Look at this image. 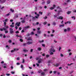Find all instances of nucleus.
Here are the masks:
<instances>
[{"mask_svg":"<svg viewBox=\"0 0 76 76\" xmlns=\"http://www.w3.org/2000/svg\"><path fill=\"white\" fill-rule=\"evenodd\" d=\"M61 57H63V55L62 54H61Z\"/></svg>","mask_w":76,"mask_h":76,"instance_id":"52","label":"nucleus"},{"mask_svg":"<svg viewBox=\"0 0 76 76\" xmlns=\"http://www.w3.org/2000/svg\"><path fill=\"white\" fill-rule=\"evenodd\" d=\"M17 65H19V64H20V63H17Z\"/></svg>","mask_w":76,"mask_h":76,"instance_id":"62","label":"nucleus"},{"mask_svg":"<svg viewBox=\"0 0 76 76\" xmlns=\"http://www.w3.org/2000/svg\"><path fill=\"white\" fill-rule=\"evenodd\" d=\"M39 14H41V15H42V12H39Z\"/></svg>","mask_w":76,"mask_h":76,"instance_id":"49","label":"nucleus"},{"mask_svg":"<svg viewBox=\"0 0 76 76\" xmlns=\"http://www.w3.org/2000/svg\"><path fill=\"white\" fill-rule=\"evenodd\" d=\"M15 51H16V49H14V50H12L11 51V53H13Z\"/></svg>","mask_w":76,"mask_h":76,"instance_id":"17","label":"nucleus"},{"mask_svg":"<svg viewBox=\"0 0 76 76\" xmlns=\"http://www.w3.org/2000/svg\"><path fill=\"white\" fill-rule=\"evenodd\" d=\"M64 26V24H63L59 25V27H63Z\"/></svg>","mask_w":76,"mask_h":76,"instance_id":"19","label":"nucleus"},{"mask_svg":"<svg viewBox=\"0 0 76 76\" xmlns=\"http://www.w3.org/2000/svg\"><path fill=\"white\" fill-rule=\"evenodd\" d=\"M44 8H45V9H47V6H45Z\"/></svg>","mask_w":76,"mask_h":76,"instance_id":"63","label":"nucleus"},{"mask_svg":"<svg viewBox=\"0 0 76 76\" xmlns=\"http://www.w3.org/2000/svg\"><path fill=\"white\" fill-rule=\"evenodd\" d=\"M5 33H6V34H7V33H8V31H5Z\"/></svg>","mask_w":76,"mask_h":76,"instance_id":"43","label":"nucleus"},{"mask_svg":"<svg viewBox=\"0 0 76 76\" xmlns=\"http://www.w3.org/2000/svg\"><path fill=\"white\" fill-rule=\"evenodd\" d=\"M49 51L50 54V55H53V54H54L53 53H54L56 51L54 49V48H53V47H52L49 50Z\"/></svg>","mask_w":76,"mask_h":76,"instance_id":"1","label":"nucleus"},{"mask_svg":"<svg viewBox=\"0 0 76 76\" xmlns=\"http://www.w3.org/2000/svg\"><path fill=\"white\" fill-rule=\"evenodd\" d=\"M54 41L55 43H56V42H57V41H56L55 40H54Z\"/></svg>","mask_w":76,"mask_h":76,"instance_id":"64","label":"nucleus"},{"mask_svg":"<svg viewBox=\"0 0 76 76\" xmlns=\"http://www.w3.org/2000/svg\"><path fill=\"white\" fill-rule=\"evenodd\" d=\"M57 9H58V10H59L58 12V14L60 13V12H63V11L61 9V8L60 7H57Z\"/></svg>","mask_w":76,"mask_h":76,"instance_id":"2","label":"nucleus"},{"mask_svg":"<svg viewBox=\"0 0 76 76\" xmlns=\"http://www.w3.org/2000/svg\"><path fill=\"white\" fill-rule=\"evenodd\" d=\"M3 30L4 31H6L7 30V29H6V28H0V31H3Z\"/></svg>","mask_w":76,"mask_h":76,"instance_id":"7","label":"nucleus"},{"mask_svg":"<svg viewBox=\"0 0 76 76\" xmlns=\"http://www.w3.org/2000/svg\"><path fill=\"white\" fill-rule=\"evenodd\" d=\"M46 57L47 58L49 57H50V55H47L46 56Z\"/></svg>","mask_w":76,"mask_h":76,"instance_id":"34","label":"nucleus"},{"mask_svg":"<svg viewBox=\"0 0 76 76\" xmlns=\"http://www.w3.org/2000/svg\"><path fill=\"white\" fill-rule=\"evenodd\" d=\"M67 23H68V21L67 22H66L65 23V25H66V24H67Z\"/></svg>","mask_w":76,"mask_h":76,"instance_id":"58","label":"nucleus"},{"mask_svg":"<svg viewBox=\"0 0 76 76\" xmlns=\"http://www.w3.org/2000/svg\"><path fill=\"white\" fill-rule=\"evenodd\" d=\"M15 26L13 25H10V27H11V28H13Z\"/></svg>","mask_w":76,"mask_h":76,"instance_id":"22","label":"nucleus"},{"mask_svg":"<svg viewBox=\"0 0 76 76\" xmlns=\"http://www.w3.org/2000/svg\"><path fill=\"white\" fill-rule=\"evenodd\" d=\"M35 15H36L37 16H35V18H36V19H38V17H39V14H37V12H35Z\"/></svg>","mask_w":76,"mask_h":76,"instance_id":"4","label":"nucleus"},{"mask_svg":"<svg viewBox=\"0 0 76 76\" xmlns=\"http://www.w3.org/2000/svg\"><path fill=\"white\" fill-rule=\"evenodd\" d=\"M61 47L59 48V51L61 50Z\"/></svg>","mask_w":76,"mask_h":76,"instance_id":"35","label":"nucleus"},{"mask_svg":"<svg viewBox=\"0 0 76 76\" xmlns=\"http://www.w3.org/2000/svg\"><path fill=\"white\" fill-rule=\"evenodd\" d=\"M20 67L22 69V70H24V68H23V65H21Z\"/></svg>","mask_w":76,"mask_h":76,"instance_id":"11","label":"nucleus"},{"mask_svg":"<svg viewBox=\"0 0 76 76\" xmlns=\"http://www.w3.org/2000/svg\"><path fill=\"white\" fill-rule=\"evenodd\" d=\"M6 75H7V76H10V74H6Z\"/></svg>","mask_w":76,"mask_h":76,"instance_id":"56","label":"nucleus"},{"mask_svg":"<svg viewBox=\"0 0 76 76\" xmlns=\"http://www.w3.org/2000/svg\"><path fill=\"white\" fill-rule=\"evenodd\" d=\"M72 53H69V56H71V55H72Z\"/></svg>","mask_w":76,"mask_h":76,"instance_id":"53","label":"nucleus"},{"mask_svg":"<svg viewBox=\"0 0 76 76\" xmlns=\"http://www.w3.org/2000/svg\"><path fill=\"white\" fill-rule=\"evenodd\" d=\"M55 7H56V5H53V7H50V10H53V9H54V8H55Z\"/></svg>","mask_w":76,"mask_h":76,"instance_id":"6","label":"nucleus"},{"mask_svg":"<svg viewBox=\"0 0 76 76\" xmlns=\"http://www.w3.org/2000/svg\"><path fill=\"white\" fill-rule=\"evenodd\" d=\"M71 13H72V12L71 11H68L67 12V14L69 15V14H70Z\"/></svg>","mask_w":76,"mask_h":76,"instance_id":"16","label":"nucleus"},{"mask_svg":"<svg viewBox=\"0 0 76 76\" xmlns=\"http://www.w3.org/2000/svg\"><path fill=\"white\" fill-rule=\"evenodd\" d=\"M60 63H59L58 64H56L55 65V66H56V67H58V66H59V65H60Z\"/></svg>","mask_w":76,"mask_h":76,"instance_id":"12","label":"nucleus"},{"mask_svg":"<svg viewBox=\"0 0 76 76\" xmlns=\"http://www.w3.org/2000/svg\"><path fill=\"white\" fill-rule=\"evenodd\" d=\"M36 65L37 66H39V64H36Z\"/></svg>","mask_w":76,"mask_h":76,"instance_id":"51","label":"nucleus"},{"mask_svg":"<svg viewBox=\"0 0 76 76\" xmlns=\"http://www.w3.org/2000/svg\"><path fill=\"white\" fill-rule=\"evenodd\" d=\"M10 10L11 11V12H14V10H13L12 9H11Z\"/></svg>","mask_w":76,"mask_h":76,"instance_id":"27","label":"nucleus"},{"mask_svg":"<svg viewBox=\"0 0 76 76\" xmlns=\"http://www.w3.org/2000/svg\"><path fill=\"white\" fill-rule=\"evenodd\" d=\"M41 74L42 75H45V72H42Z\"/></svg>","mask_w":76,"mask_h":76,"instance_id":"29","label":"nucleus"},{"mask_svg":"<svg viewBox=\"0 0 76 76\" xmlns=\"http://www.w3.org/2000/svg\"><path fill=\"white\" fill-rule=\"evenodd\" d=\"M73 12H74L75 13H76V10H74Z\"/></svg>","mask_w":76,"mask_h":76,"instance_id":"60","label":"nucleus"},{"mask_svg":"<svg viewBox=\"0 0 76 76\" xmlns=\"http://www.w3.org/2000/svg\"><path fill=\"white\" fill-rule=\"evenodd\" d=\"M20 22H17L15 25V26H20Z\"/></svg>","mask_w":76,"mask_h":76,"instance_id":"3","label":"nucleus"},{"mask_svg":"<svg viewBox=\"0 0 76 76\" xmlns=\"http://www.w3.org/2000/svg\"><path fill=\"white\" fill-rule=\"evenodd\" d=\"M25 63V60L24 59H23L22 61V63Z\"/></svg>","mask_w":76,"mask_h":76,"instance_id":"42","label":"nucleus"},{"mask_svg":"<svg viewBox=\"0 0 76 76\" xmlns=\"http://www.w3.org/2000/svg\"><path fill=\"white\" fill-rule=\"evenodd\" d=\"M53 25H56V23L54 22H53Z\"/></svg>","mask_w":76,"mask_h":76,"instance_id":"31","label":"nucleus"},{"mask_svg":"<svg viewBox=\"0 0 76 76\" xmlns=\"http://www.w3.org/2000/svg\"><path fill=\"white\" fill-rule=\"evenodd\" d=\"M4 27H5V28H7H7H9V27L8 26H4Z\"/></svg>","mask_w":76,"mask_h":76,"instance_id":"48","label":"nucleus"},{"mask_svg":"<svg viewBox=\"0 0 76 76\" xmlns=\"http://www.w3.org/2000/svg\"><path fill=\"white\" fill-rule=\"evenodd\" d=\"M50 2H51V1H50V0L48 1L47 2V4H48L50 3Z\"/></svg>","mask_w":76,"mask_h":76,"instance_id":"13","label":"nucleus"},{"mask_svg":"<svg viewBox=\"0 0 76 76\" xmlns=\"http://www.w3.org/2000/svg\"><path fill=\"white\" fill-rule=\"evenodd\" d=\"M30 28V27L29 26H26L24 28V30H26V29H28V28Z\"/></svg>","mask_w":76,"mask_h":76,"instance_id":"9","label":"nucleus"},{"mask_svg":"<svg viewBox=\"0 0 76 76\" xmlns=\"http://www.w3.org/2000/svg\"><path fill=\"white\" fill-rule=\"evenodd\" d=\"M33 51V49H31V50L30 52H31V53H32V52Z\"/></svg>","mask_w":76,"mask_h":76,"instance_id":"57","label":"nucleus"},{"mask_svg":"<svg viewBox=\"0 0 76 76\" xmlns=\"http://www.w3.org/2000/svg\"><path fill=\"white\" fill-rule=\"evenodd\" d=\"M54 32H55V31L54 30H53L52 31V33H54Z\"/></svg>","mask_w":76,"mask_h":76,"instance_id":"59","label":"nucleus"},{"mask_svg":"<svg viewBox=\"0 0 76 76\" xmlns=\"http://www.w3.org/2000/svg\"><path fill=\"white\" fill-rule=\"evenodd\" d=\"M51 63V60H50L48 62V63Z\"/></svg>","mask_w":76,"mask_h":76,"instance_id":"50","label":"nucleus"},{"mask_svg":"<svg viewBox=\"0 0 76 76\" xmlns=\"http://www.w3.org/2000/svg\"><path fill=\"white\" fill-rule=\"evenodd\" d=\"M23 51H24V52H27V51H28V50H23Z\"/></svg>","mask_w":76,"mask_h":76,"instance_id":"32","label":"nucleus"},{"mask_svg":"<svg viewBox=\"0 0 76 76\" xmlns=\"http://www.w3.org/2000/svg\"><path fill=\"white\" fill-rule=\"evenodd\" d=\"M9 15H10V14L8 13V14H7L6 15V16H9Z\"/></svg>","mask_w":76,"mask_h":76,"instance_id":"45","label":"nucleus"},{"mask_svg":"<svg viewBox=\"0 0 76 76\" xmlns=\"http://www.w3.org/2000/svg\"><path fill=\"white\" fill-rule=\"evenodd\" d=\"M44 19H47V17L45 16V17H44Z\"/></svg>","mask_w":76,"mask_h":76,"instance_id":"40","label":"nucleus"},{"mask_svg":"<svg viewBox=\"0 0 76 76\" xmlns=\"http://www.w3.org/2000/svg\"><path fill=\"white\" fill-rule=\"evenodd\" d=\"M39 9H42V7H41V6H39Z\"/></svg>","mask_w":76,"mask_h":76,"instance_id":"61","label":"nucleus"},{"mask_svg":"<svg viewBox=\"0 0 76 76\" xmlns=\"http://www.w3.org/2000/svg\"><path fill=\"white\" fill-rule=\"evenodd\" d=\"M42 72V70H39L38 71V73H41V72Z\"/></svg>","mask_w":76,"mask_h":76,"instance_id":"26","label":"nucleus"},{"mask_svg":"<svg viewBox=\"0 0 76 76\" xmlns=\"http://www.w3.org/2000/svg\"><path fill=\"white\" fill-rule=\"evenodd\" d=\"M17 60H20V58H19V57L17 58Z\"/></svg>","mask_w":76,"mask_h":76,"instance_id":"47","label":"nucleus"},{"mask_svg":"<svg viewBox=\"0 0 76 76\" xmlns=\"http://www.w3.org/2000/svg\"><path fill=\"white\" fill-rule=\"evenodd\" d=\"M6 0H3V2H2V3H4L5 1H6Z\"/></svg>","mask_w":76,"mask_h":76,"instance_id":"41","label":"nucleus"},{"mask_svg":"<svg viewBox=\"0 0 76 76\" xmlns=\"http://www.w3.org/2000/svg\"><path fill=\"white\" fill-rule=\"evenodd\" d=\"M20 42H23V40L22 39H20Z\"/></svg>","mask_w":76,"mask_h":76,"instance_id":"44","label":"nucleus"},{"mask_svg":"<svg viewBox=\"0 0 76 76\" xmlns=\"http://www.w3.org/2000/svg\"><path fill=\"white\" fill-rule=\"evenodd\" d=\"M38 50L39 51H41V48H38Z\"/></svg>","mask_w":76,"mask_h":76,"instance_id":"24","label":"nucleus"},{"mask_svg":"<svg viewBox=\"0 0 76 76\" xmlns=\"http://www.w3.org/2000/svg\"><path fill=\"white\" fill-rule=\"evenodd\" d=\"M72 19H74V20H75V17L73 16L72 17Z\"/></svg>","mask_w":76,"mask_h":76,"instance_id":"38","label":"nucleus"},{"mask_svg":"<svg viewBox=\"0 0 76 76\" xmlns=\"http://www.w3.org/2000/svg\"><path fill=\"white\" fill-rule=\"evenodd\" d=\"M67 30L68 31H69L70 30V28H67Z\"/></svg>","mask_w":76,"mask_h":76,"instance_id":"39","label":"nucleus"},{"mask_svg":"<svg viewBox=\"0 0 76 76\" xmlns=\"http://www.w3.org/2000/svg\"><path fill=\"white\" fill-rule=\"evenodd\" d=\"M31 35H34V32H32L30 33Z\"/></svg>","mask_w":76,"mask_h":76,"instance_id":"36","label":"nucleus"},{"mask_svg":"<svg viewBox=\"0 0 76 76\" xmlns=\"http://www.w3.org/2000/svg\"><path fill=\"white\" fill-rule=\"evenodd\" d=\"M40 33H41V31H39V30L37 31V34H40Z\"/></svg>","mask_w":76,"mask_h":76,"instance_id":"15","label":"nucleus"},{"mask_svg":"<svg viewBox=\"0 0 76 76\" xmlns=\"http://www.w3.org/2000/svg\"><path fill=\"white\" fill-rule=\"evenodd\" d=\"M47 22H45L43 23V25H46L47 24Z\"/></svg>","mask_w":76,"mask_h":76,"instance_id":"30","label":"nucleus"},{"mask_svg":"<svg viewBox=\"0 0 76 76\" xmlns=\"http://www.w3.org/2000/svg\"><path fill=\"white\" fill-rule=\"evenodd\" d=\"M27 40H32V38H31V37H30L29 38H28L27 39Z\"/></svg>","mask_w":76,"mask_h":76,"instance_id":"18","label":"nucleus"},{"mask_svg":"<svg viewBox=\"0 0 76 76\" xmlns=\"http://www.w3.org/2000/svg\"><path fill=\"white\" fill-rule=\"evenodd\" d=\"M8 42L9 43H11L12 42V40H9Z\"/></svg>","mask_w":76,"mask_h":76,"instance_id":"33","label":"nucleus"},{"mask_svg":"<svg viewBox=\"0 0 76 76\" xmlns=\"http://www.w3.org/2000/svg\"><path fill=\"white\" fill-rule=\"evenodd\" d=\"M37 62H38V63H39V64L41 63V60H39Z\"/></svg>","mask_w":76,"mask_h":76,"instance_id":"21","label":"nucleus"},{"mask_svg":"<svg viewBox=\"0 0 76 76\" xmlns=\"http://www.w3.org/2000/svg\"><path fill=\"white\" fill-rule=\"evenodd\" d=\"M68 52H70V51H71V50H70V49H68Z\"/></svg>","mask_w":76,"mask_h":76,"instance_id":"54","label":"nucleus"},{"mask_svg":"<svg viewBox=\"0 0 76 76\" xmlns=\"http://www.w3.org/2000/svg\"><path fill=\"white\" fill-rule=\"evenodd\" d=\"M44 40H42L41 41H39V42H44Z\"/></svg>","mask_w":76,"mask_h":76,"instance_id":"28","label":"nucleus"},{"mask_svg":"<svg viewBox=\"0 0 76 76\" xmlns=\"http://www.w3.org/2000/svg\"><path fill=\"white\" fill-rule=\"evenodd\" d=\"M44 72H46L47 71V69H45L44 70Z\"/></svg>","mask_w":76,"mask_h":76,"instance_id":"46","label":"nucleus"},{"mask_svg":"<svg viewBox=\"0 0 76 76\" xmlns=\"http://www.w3.org/2000/svg\"><path fill=\"white\" fill-rule=\"evenodd\" d=\"M10 32L11 34H13V33L14 32V31L13 30V29L12 28H10Z\"/></svg>","mask_w":76,"mask_h":76,"instance_id":"5","label":"nucleus"},{"mask_svg":"<svg viewBox=\"0 0 76 76\" xmlns=\"http://www.w3.org/2000/svg\"><path fill=\"white\" fill-rule=\"evenodd\" d=\"M42 46L43 47H45V45L42 44Z\"/></svg>","mask_w":76,"mask_h":76,"instance_id":"55","label":"nucleus"},{"mask_svg":"<svg viewBox=\"0 0 76 76\" xmlns=\"http://www.w3.org/2000/svg\"><path fill=\"white\" fill-rule=\"evenodd\" d=\"M45 3V1H43L42 2V4H44Z\"/></svg>","mask_w":76,"mask_h":76,"instance_id":"37","label":"nucleus"},{"mask_svg":"<svg viewBox=\"0 0 76 76\" xmlns=\"http://www.w3.org/2000/svg\"><path fill=\"white\" fill-rule=\"evenodd\" d=\"M73 64V63H72L70 64H68L67 65H68V66H71V65Z\"/></svg>","mask_w":76,"mask_h":76,"instance_id":"20","label":"nucleus"},{"mask_svg":"<svg viewBox=\"0 0 76 76\" xmlns=\"http://www.w3.org/2000/svg\"><path fill=\"white\" fill-rule=\"evenodd\" d=\"M11 73L12 74V75H13V74H15V71L14 72H11Z\"/></svg>","mask_w":76,"mask_h":76,"instance_id":"25","label":"nucleus"},{"mask_svg":"<svg viewBox=\"0 0 76 76\" xmlns=\"http://www.w3.org/2000/svg\"><path fill=\"white\" fill-rule=\"evenodd\" d=\"M8 21V19L7 18L5 19V20H4L3 21V22H7Z\"/></svg>","mask_w":76,"mask_h":76,"instance_id":"14","label":"nucleus"},{"mask_svg":"<svg viewBox=\"0 0 76 76\" xmlns=\"http://www.w3.org/2000/svg\"><path fill=\"white\" fill-rule=\"evenodd\" d=\"M25 19L21 21V22L23 23H25Z\"/></svg>","mask_w":76,"mask_h":76,"instance_id":"23","label":"nucleus"},{"mask_svg":"<svg viewBox=\"0 0 76 76\" xmlns=\"http://www.w3.org/2000/svg\"><path fill=\"white\" fill-rule=\"evenodd\" d=\"M57 18L58 19H61V20H62L63 19V17L61 16L59 17L58 18L57 17Z\"/></svg>","mask_w":76,"mask_h":76,"instance_id":"10","label":"nucleus"},{"mask_svg":"<svg viewBox=\"0 0 76 76\" xmlns=\"http://www.w3.org/2000/svg\"><path fill=\"white\" fill-rule=\"evenodd\" d=\"M27 44H28V45H30V44H32V42H27Z\"/></svg>","mask_w":76,"mask_h":76,"instance_id":"8","label":"nucleus"}]
</instances>
